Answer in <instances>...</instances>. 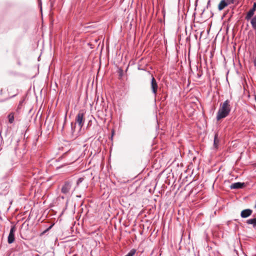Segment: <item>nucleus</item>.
Instances as JSON below:
<instances>
[{
    "label": "nucleus",
    "mask_w": 256,
    "mask_h": 256,
    "mask_svg": "<svg viewBox=\"0 0 256 256\" xmlns=\"http://www.w3.org/2000/svg\"><path fill=\"white\" fill-rule=\"evenodd\" d=\"M230 110V101L227 100L220 104L217 113L216 120H219L222 118L226 117L229 114Z\"/></svg>",
    "instance_id": "obj_1"
},
{
    "label": "nucleus",
    "mask_w": 256,
    "mask_h": 256,
    "mask_svg": "<svg viewBox=\"0 0 256 256\" xmlns=\"http://www.w3.org/2000/svg\"><path fill=\"white\" fill-rule=\"evenodd\" d=\"M72 186V184L70 182H65L64 184L62 186L61 192L64 195V196H62V198H64V196H68L70 195Z\"/></svg>",
    "instance_id": "obj_2"
},
{
    "label": "nucleus",
    "mask_w": 256,
    "mask_h": 256,
    "mask_svg": "<svg viewBox=\"0 0 256 256\" xmlns=\"http://www.w3.org/2000/svg\"><path fill=\"white\" fill-rule=\"evenodd\" d=\"M84 113L82 111H80L76 116V122L78 124L80 128V129L84 126Z\"/></svg>",
    "instance_id": "obj_3"
},
{
    "label": "nucleus",
    "mask_w": 256,
    "mask_h": 256,
    "mask_svg": "<svg viewBox=\"0 0 256 256\" xmlns=\"http://www.w3.org/2000/svg\"><path fill=\"white\" fill-rule=\"evenodd\" d=\"M16 230L15 226H12L8 238V244H12L14 241V232Z\"/></svg>",
    "instance_id": "obj_4"
},
{
    "label": "nucleus",
    "mask_w": 256,
    "mask_h": 256,
    "mask_svg": "<svg viewBox=\"0 0 256 256\" xmlns=\"http://www.w3.org/2000/svg\"><path fill=\"white\" fill-rule=\"evenodd\" d=\"M151 89L152 90V94L156 96V95L157 90L158 88V83L156 81V80L152 76L151 79Z\"/></svg>",
    "instance_id": "obj_5"
},
{
    "label": "nucleus",
    "mask_w": 256,
    "mask_h": 256,
    "mask_svg": "<svg viewBox=\"0 0 256 256\" xmlns=\"http://www.w3.org/2000/svg\"><path fill=\"white\" fill-rule=\"evenodd\" d=\"M252 210L250 209H246L242 211L240 216L242 218H246L252 214Z\"/></svg>",
    "instance_id": "obj_6"
},
{
    "label": "nucleus",
    "mask_w": 256,
    "mask_h": 256,
    "mask_svg": "<svg viewBox=\"0 0 256 256\" xmlns=\"http://www.w3.org/2000/svg\"><path fill=\"white\" fill-rule=\"evenodd\" d=\"M230 4V3H228L227 0H222L218 6V9L219 10H222Z\"/></svg>",
    "instance_id": "obj_7"
},
{
    "label": "nucleus",
    "mask_w": 256,
    "mask_h": 256,
    "mask_svg": "<svg viewBox=\"0 0 256 256\" xmlns=\"http://www.w3.org/2000/svg\"><path fill=\"white\" fill-rule=\"evenodd\" d=\"M244 183H242L240 182H237L232 184L230 186V189H239L242 188L244 186Z\"/></svg>",
    "instance_id": "obj_8"
},
{
    "label": "nucleus",
    "mask_w": 256,
    "mask_h": 256,
    "mask_svg": "<svg viewBox=\"0 0 256 256\" xmlns=\"http://www.w3.org/2000/svg\"><path fill=\"white\" fill-rule=\"evenodd\" d=\"M246 224H252L253 228H256V218L248 220H246Z\"/></svg>",
    "instance_id": "obj_9"
},
{
    "label": "nucleus",
    "mask_w": 256,
    "mask_h": 256,
    "mask_svg": "<svg viewBox=\"0 0 256 256\" xmlns=\"http://www.w3.org/2000/svg\"><path fill=\"white\" fill-rule=\"evenodd\" d=\"M254 11L253 10L250 9L247 13L246 16V19L247 20H250L252 18V17L253 16V15L254 14Z\"/></svg>",
    "instance_id": "obj_10"
},
{
    "label": "nucleus",
    "mask_w": 256,
    "mask_h": 256,
    "mask_svg": "<svg viewBox=\"0 0 256 256\" xmlns=\"http://www.w3.org/2000/svg\"><path fill=\"white\" fill-rule=\"evenodd\" d=\"M76 128V124H71V129H72V136L73 138H76L78 136V134H74V129Z\"/></svg>",
    "instance_id": "obj_11"
},
{
    "label": "nucleus",
    "mask_w": 256,
    "mask_h": 256,
    "mask_svg": "<svg viewBox=\"0 0 256 256\" xmlns=\"http://www.w3.org/2000/svg\"><path fill=\"white\" fill-rule=\"evenodd\" d=\"M8 122L10 124H12L14 122V114L10 112L8 116Z\"/></svg>",
    "instance_id": "obj_12"
},
{
    "label": "nucleus",
    "mask_w": 256,
    "mask_h": 256,
    "mask_svg": "<svg viewBox=\"0 0 256 256\" xmlns=\"http://www.w3.org/2000/svg\"><path fill=\"white\" fill-rule=\"evenodd\" d=\"M250 23L252 26V28L256 30V16L250 18Z\"/></svg>",
    "instance_id": "obj_13"
},
{
    "label": "nucleus",
    "mask_w": 256,
    "mask_h": 256,
    "mask_svg": "<svg viewBox=\"0 0 256 256\" xmlns=\"http://www.w3.org/2000/svg\"><path fill=\"white\" fill-rule=\"evenodd\" d=\"M218 134H216L214 136V144L216 148L218 146Z\"/></svg>",
    "instance_id": "obj_14"
},
{
    "label": "nucleus",
    "mask_w": 256,
    "mask_h": 256,
    "mask_svg": "<svg viewBox=\"0 0 256 256\" xmlns=\"http://www.w3.org/2000/svg\"><path fill=\"white\" fill-rule=\"evenodd\" d=\"M23 102L24 100H20V102H19V104L18 106V108H17V110H16L18 112L20 109H21L22 106V104H23Z\"/></svg>",
    "instance_id": "obj_15"
},
{
    "label": "nucleus",
    "mask_w": 256,
    "mask_h": 256,
    "mask_svg": "<svg viewBox=\"0 0 256 256\" xmlns=\"http://www.w3.org/2000/svg\"><path fill=\"white\" fill-rule=\"evenodd\" d=\"M84 180V178H80L77 180V184H80L82 183Z\"/></svg>",
    "instance_id": "obj_16"
},
{
    "label": "nucleus",
    "mask_w": 256,
    "mask_h": 256,
    "mask_svg": "<svg viewBox=\"0 0 256 256\" xmlns=\"http://www.w3.org/2000/svg\"><path fill=\"white\" fill-rule=\"evenodd\" d=\"M252 10H253L254 11H255L256 10V2H254V4H253V6L252 8H251Z\"/></svg>",
    "instance_id": "obj_17"
},
{
    "label": "nucleus",
    "mask_w": 256,
    "mask_h": 256,
    "mask_svg": "<svg viewBox=\"0 0 256 256\" xmlns=\"http://www.w3.org/2000/svg\"><path fill=\"white\" fill-rule=\"evenodd\" d=\"M228 3H230V4H233L234 0H227Z\"/></svg>",
    "instance_id": "obj_18"
},
{
    "label": "nucleus",
    "mask_w": 256,
    "mask_h": 256,
    "mask_svg": "<svg viewBox=\"0 0 256 256\" xmlns=\"http://www.w3.org/2000/svg\"><path fill=\"white\" fill-rule=\"evenodd\" d=\"M254 66L256 67V58L254 59Z\"/></svg>",
    "instance_id": "obj_19"
},
{
    "label": "nucleus",
    "mask_w": 256,
    "mask_h": 256,
    "mask_svg": "<svg viewBox=\"0 0 256 256\" xmlns=\"http://www.w3.org/2000/svg\"><path fill=\"white\" fill-rule=\"evenodd\" d=\"M210 0H208V4H210Z\"/></svg>",
    "instance_id": "obj_20"
}]
</instances>
